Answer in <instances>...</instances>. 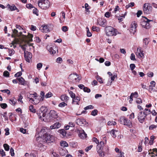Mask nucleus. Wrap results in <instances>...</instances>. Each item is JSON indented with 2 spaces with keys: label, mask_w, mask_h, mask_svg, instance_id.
<instances>
[{
  "label": "nucleus",
  "mask_w": 157,
  "mask_h": 157,
  "mask_svg": "<svg viewBox=\"0 0 157 157\" xmlns=\"http://www.w3.org/2000/svg\"><path fill=\"white\" fill-rule=\"evenodd\" d=\"M149 42V41L148 38H145L144 40L143 43L144 44L143 45V47L144 48L146 49L147 48Z\"/></svg>",
  "instance_id": "obj_22"
},
{
  "label": "nucleus",
  "mask_w": 157,
  "mask_h": 157,
  "mask_svg": "<svg viewBox=\"0 0 157 157\" xmlns=\"http://www.w3.org/2000/svg\"><path fill=\"white\" fill-rule=\"evenodd\" d=\"M94 107L93 106L91 105H89L86 106L84 108V109L85 110H87L90 109H94Z\"/></svg>",
  "instance_id": "obj_43"
},
{
  "label": "nucleus",
  "mask_w": 157,
  "mask_h": 157,
  "mask_svg": "<svg viewBox=\"0 0 157 157\" xmlns=\"http://www.w3.org/2000/svg\"><path fill=\"white\" fill-rule=\"evenodd\" d=\"M50 119L56 118L58 117V115L56 112L54 110H51L50 112Z\"/></svg>",
  "instance_id": "obj_15"
},
{
  "label": "nucleus",
  "mask_w": 157,
  "mask_h": 157,
  "mask_svg": "<svg viewBox=\"0 0 157 157\" xmlns=\"http://www.w3.org/2000/svg\"><path fill=\"white\" fill-rule=\"evenodd\" d=\"M98 111L97 109H95L93 110L91 112V114L92 116H95L97 115Z\"/></svg>",
  "instance_id": "obj_40"
},
{
  "label": "nucleus",
  "mask_w": 157,
  "mask_h": 157,
  "mask_svg": "<svg viewBox=\"0 0 157 157\" xmlns=\"http://www.w3.org/2000/svg\"><path fill=\"white\" fill-rule=\"evenodd\" d=\"M42 65H43L42 63H37L36 66L37 69H40L42 67Z\"/></svg>",
  "instance_id": "obj_52"
},
{
  "label": "nucleus",
  "mask_w": 157,
  "mask_h": 157,
  "mask_svg": "<svg viewBox=\"0 0 157 157\" xmlns=\"http://www.w3.org/2000/svg\"><path fill=\"white\" fill-rule=\"evenodd\" d=\"M0 106L3 109L6 108L7 107V105L6 103H1L0 104Z\"/></svg>",
  "instance_id": "obj_50"
},
{
  "label": "nucleus",
  "mask_w": 157,
  "mask_h": 157,
  "mask_svg": "<svg viewBox=\"0 0 157 157\" xmlns=\"http://www.w3.org/2000/svg\"><path fill=\"white\" fill-rule=\"evenodd\" d=\"M98 81L100 83H102L103 82L102 81V78L99 76L98 75L96 78Z\"/></svg>",
  "instance_id": "obj_42"
},
{
  "label": "nucleus",
  "mask_w": 157,
  "mask_h": 157,
  "mask_svg": "<svg viewBox=\"0 0 157 157\" xmlns=\"http://www.w3.org/2000/svg\"><path fill=\"white\" fill-rule=\"evenodd\" d=\"M62 30L63 31L66 32L68 31V28L67 26H63L62 27Z\"/></svg>",
  "instance_id": "obj_59"
},
{
  "label": "nucleus",
  "mask_w": 157,
  "mask_h": 157,
  "mask_svg": "<svg viewBox=\"0 0 157 157\" xmlns=\"http://www.w3.org/2000/svg\"><path fill=\"white\" fill-rule=\"evenodd\" d=\"M28 37L29 39V40L30 41H32V38L33 37V35L29 33L28 35Z\"/></svg>",
  "instance_id": "obj_63"
},
{
  "label": "nucleus",
  "mask_w": 157,
  "mask_h": 157,
  "mask_svg": "<svg viewBox=\"0 0 157 157\" xmlns=\"http://www.w3.org/2000/svg\"><path fill=\"white\" fill-rule=\"evenodd\" d=\"M126 118L125 117L122 116L120 117L119 121L121 124H124L125 121H126Z\"/></svg>",
  "instance_id": "obj_28"
},
{
  "label": "nucleus",
  "mask_w": 157,
  "mask_h": 157,
  "mask_svg": "<svg viewBox=\"0 0 157 157\" xmlns=\"http://www.w3.org/2000/svg\"><path fill=\"white\" fill-rule=\"evenodd\" d=\"M15 100H14V98L12 100H9V103L11 105H14L15 104V101L16 100L15 99H14Z\"/></svg>",
  "instance_id": "obj_51"
},
{
  "label": "nucleus",
  "mask_w": 157,
  "mask_h": 157,
  "mask_svg": "<svg viewBox=\"0 0 157 157\" xmlns=\"http://www.w3.org/2000/svg\"><path fill=\"white\" fill-rule=\"evenodd\" d=\"M80 100V98L78 96L75 97L72 100V104L79 105V101Z\"/></svg>",
  "instance_id": "obj_19"
},
{
  "label": "nucleus",
  "mask_w": 157,
  "mask_h": 157,
  "mask_svg": "<svg viewBox=\"0 0 157 157\" xmlns=\"http://www.w3.org/2000/svg\"><path fill=\"white\" fill-rule=\"evenodd\" d=\"M130 59L132 60H136V59L135 58V56L134 54L133 53H132L131 55V56L130 57Z\"/></svg>",
  "instance_id": "obj_61"
},
{
  "label": "nucleus",
  "mask_w": 157,
  "mask_h": 157,
  "mask_svg": "<svg viewBox=\"0 0 157 157\" xmlns=\"http://www.w3.org/2000/svg\"><path fill=\"white\" fill-rule=\"evenodd\" d=\"M3 147L4 148L5 150L6 151H8L10 149V147L9 145H8L6 144H4L3 145Z\"/></svg>",
  "instance_id": "obj_37"
},
{
  "label": "nucleus",
  "mask_w": 157,
  "mask_h": 157,
  "mask_svg": "<svg viewBox=\"0 0 157 157\" xmlns=\"http://www.w3.org/2000/svg\"><path fill=\"white\" fill-rule=\"evenodd\" d=\"M149 151L151 152V154H154L155 155H157V149L156 148H154L152 150V151L150 149Z\"/></svg>",
  "instance_id": "obj_32"
},
{
  "label": "nucleus",
  "mask_w": 157,
  "mask_h": 157,
  "mask_svg": "<svg viewBox=\"0 0 157 157\" xmlns=\"http://www.w3.org/2000/svg\"><path fill=\"white\" fill-rule=\"evenodd\" d=\"M92 30L93 31H96L98 32L100 31L98 27L94 26L92 27Z\"/></svg>",
  "instance_id": "obj_48"
},
{
  "label": "nucleus",
  "mask_w": 157,
  "mask_h": 157,
  "mask_svg": "<svg viewBox=\"0 0 157 157\" xmlns=\"http://www.w3.org/2000/svg\"><path fill=\"white\" fill-rule=\"evenodd\" d=\"M69 79L71 82H74L77 81H79L81 78L79 77L78 75L76 73L71 74L70 75L69 77Z\"/></svg>",
  "instance_id": "obj_7"
},
{
  "label": "nucleus",
  "mask_w": 157,
  "mask_h": 157,
  "mask_svg": "<svg viewBox=\"0 0 157 157\" xmlns=\"http://www.w3.org/2000/svg\"><path fill=\"white\" fill-rule=\"evenodd\" d=\"M67 91L69 92L71 97L73 99L75 97V94L72 91H71L69 90H68Z\"/></svg>",
  "instance_id": "obj_36"
},
{
  "label": "nucleus",
  "mask_w": 157,
  "mask_h": 157,
  "mask_svg": "<svg viewBox=\"0 0 157 157\" xmlns=\"http://www.w3.org/2000/svg\"><path fill=\"white\" fill-rule=\"evenodd\" d=\"M1 91L2 92L7 93L8 94H10V91L8 89L2 90H1Z\"/></svg>",
  "instance_id": "obj_49"
},
{
  "label": "nucleus",
  "mask_w": 157,
  "mask_h": 157,
  "mask_svg": "<svg viewBox=\"0 0 157 157\" xmlns=\"http://www.w3.org/2000/svg\"><path fill=\"white\" fill-rule=\"evenodd\" d=\"M59 133L61 134L63 136H65L66 134V132L64 129H61L59 130Z\"/></svg>",
  "instance_id": "obj_35"
},
{
  "label": "nucleus",
  "mask_w": 157,
  "mask_h": 157,
  "mask_svg": "<svg viewBox=\"0 0 157 157\" xmlns=\"http://www.w3.org/2000/svg\"><path fill=\"white\" fill-rule=\"evenodd\" d=\"M152 7L149 3H146L143 6V10L144 13L146 14H150L152 11Z\"/></svg>",
  "instance_id": "obj_5"
},
{
  "label": "nucleus",
  "mask_w": 157,
  "mask_h": 157,
  "mask_svg": "<svg viewBox=\"0 0 157 157\" xmlns=\"http://www.w3.org/2000/svg\"><path fill=\"white\" fill-rule=\"evenodd\" d=\"M126 121H125L124 125H127L129 128L131 127L132 126V125L131 121L127 118Z\"/></svg>",
  "instance_id": "obj_27"
},
{
  "label": "nucleus",
  "mask_w": 157,
  "mask_h": 157,
  "mask_svg": "<svg viewBox=\"0 0 157 157\" xmlns=\"http://www.w3.org/2000/svg\"><path fill=\"white\" fill-rule=\"evenodd\" d=\"M61 13L62 14V16L63 17V19H62V20H61V18H59V21L60 22V23H62L64 22V20L65 18V13L64 12H62Z\"/></svg>",
  "instance_id": "obj_31"
},
{
  "label": "nucleus",
  "mask_w": 157,
  "mask_h": 157,
  "mask_svg": "<svg viewBox=\"0 0 157 157\" xmlns=\"http://www.w3.org/2000/svg\"><path fill=\"white\" fill-rule=\"evenodd\" d=\"M77 132L79 136L81 139H85L87 137V134L85 133L84 130L82 129H78Z\"/></svg>",
  "instance_id": "obj_8"
},
{
  "label": "nucleus",
  "mask_w": 157,
  "mask_h": 157,
  "mask_svg": "<svg viewBox=\"0 0 157 157\" xmlns=\"http://www.w3.org/2000/svg\"><path fill=\"white\" fill-rule=\"evenodd\" d=\"M14 51L13 49L9 50V55L11 56L14 53Z\"/></svg>",
  "instance_id": "obj_56"
},
{
  "label": "nucleus",
  "mask_w": 157,
  "mask_h": 157,
  "mask_svg": "<svg viewBox=\"0 0 157 157\" xmlns=\"http://www.w3.org/2000/svg\"><path fill=\"white\" fill-rule=\"evenodd\" d=\"M86 29H87V36L88 37H90L92 36L91 33L90 32L89 29V28L88 27H86Z\"/></svg>",
  "instance_id": "obj_39"
},
{
  "label": "nucleus",
  "mask_w": 157,
  "mask_h": 157,
  "mask_svg": "<svg viewBox=\"0 0 157 157\" xmlns=\"http://www.w3.org/2000/svg\"><path fill=\"white\" fill-rule=\"evenodd\" d=\"M43 139L46 142H52L53 140V136L48 133H45L43 135Z\"/></svg>",
  "instance_id": "obj_11"
},
{
  "label": "nucleus",
  "mask_w": 157,
  "mask_h": 157,
  "mask_svg": "<svg viewBox=\"0 0 157 157\" xmlns=\"http://www.w3.org/2000/svg\"><path fill=\"white\" fill-rule=\"evenodd\" d=\"M7 7L11 11L15 10L17 9L16 7L14 5H10L8 4L7 5Z\"/></svg>",
  "instance_id": "obj_25"
},
{
  "label": "nucleus",
  "mask_w": 157,
  "mask_h": 157,
  "mask_svg": "<svg viewBox=\"0 0 157 157\" xmlns=\"http://www.w3.org/2000/svg\"><path fill=\"white\" fill-rule=\"evenodd\" d=\"M137 117L139 121L143 123L145 121L146 116L142 112H140L138 113Z\"/></svg>",
  "instance_id": "obj_9"
},
{
  "label": "nucleus",
  "mask_w": 157,
  "mask_h": 157,
  "mask_svg": "<svg viewBox=\"0 0 157 157\" xmlns=\"http://www.w3.org/2000/svg\"><path fill=\"white\" fill-rule=\"evenodd\" d=\"M44 93L43 91H41L40 93V97L41 98L40 100H41L42 101L43 100V98L44 96Z\"/></svg>",
  "instance_id": "obj_54"
},
{
  "label": "nucleus",
  "mask_w": 157,
  "mask_h": 157,
  "mask_svg": "<svg viewBox=\"0 0 157 157\" xmlns=\"http://www.w3.org/2000/svg\"><path fill=\"white\" fill-rule=\"evenodd\" d=\"M118 132V131L113 129L110 131L109 132L110 133L113 137L115 138L116 137L117 134Z\"/></svg>",
  "instance_id": "obj_20"
},
{
  "label": "nucleus",
  "mask_w": 157,
  "mask_h": 157,
  "mask_svg": "<svg viewBox=\"0 0 157 157\" xmlns=\"http://www.w3.org/2000/svg\"><path fill=\"white\" fill-rule=\"evenodd\" d=\"M104 145V142L101 141L100 144H98L97 146V152L100 157H104L106 155L109 154V147H106L104 149L103 147Z\"/></svg>",
  "instance_id": "obj_1"
},
{
  "label": "nucleus",
  "mask_w": 157,
  "mask_h": 157,
  "mask_svg": "<svg viewBox=\"0 0 157 157\" xmlns=\"http://www.w3.org/2000/svg\"><path fill=\"white\" fill-rule=\"evenodd\" d=\"M116 124V122L115 121H109L107 123L108 125H114Z\"/></svg>",
  "instance_id": "obj_38"
},
{
  "label": "nucleus",
  "mask_w": 157,
  "mask_h": 157,
  "mask_svg": "<svg viewBox=\"0 0 157 157\" xmlns=\"http://www.w3.org/2000/svg\"><path fill=\"white\" fill-rule=\"evenodd\" d=\"M155 138V137L154 136H152L150 137V140L149 141V144L151 145L153 144V140Z\"/></svg>",
  "instance_id": "obj_33"
},
{
  "label": "nucleus",
  "mask_w": 157,
  "mask_h": 157,
  "mask_svg": "<svg viewBox=\"0 0 157 157\" xmlns=\"http://www.w3.org/2000/svg\"><path fill=\"white\" fill-rule=\"evenodd\" d=\"M61 146L63 147H67L68 146V144L67 142L64 141H62L60 142Z\"/></svg>",
  "instance_id": "obj_30"
},
{
  "label": "nucleus",
  "mask_w": 157,
  "mask_h": 157,
  "mask_svg": "<svg viewBox=\"0 0 157 157\" xmlns=\"http://www.w3.org/2000/svg\"><path fill=\"white\" fill-rule=\"evenodd\" d=\"M50 5V2L48 0H40L38 1V6L44 10L48 9Z\"/></svg>",
  "instance_id": "obj_2"
},
{
  "label": "nucleus",
  "mask_w": 157,
  "mask_h": 157,
  "mask_svg": "<svg viewBox=\"0 0 157 157\" xmlns=\"http://www.w3.org/2000/svg\"><path fill=\"white\" fill-rule=\"evenodd\" d=\"M144 17V19L141 20L140 24L143 28L147 29H149L150 28L149 22L152 21L148 19L146 17Z\"/></svg>",
  "instance_id": "obj_4"
},
{
  "label": "nucleus",
  "mask_w": 157,
  "mask_h": 157,
  "mask_svg": "<svg viewBox=\"0 0 157 157\" xmlns=\"http://www.w3.org/2000/svg\"><path fill=\"white\" fill-rule=\"evenodd\" d=\"M30 97H33L34 98H37L38 97V95L36 93H34L33 94H30Z\"/></svg>",
  "instance_id": "obj_47"
},
{
  "label": "nucleus",
  "mask_w": 157,
  "mask_h": 157,
  "mask_svg": "<svg viewBox=\"0 0 157 157\" xmlns=\"http://www.w3.org/2000/svg\"><path fill=\"white\" fill-rule=\"evenodd\" d=\"M0 154L2 156H3L6 155L5 153L4 150L2 149L0 150Z\"/></svg>",
  "instance_id": "obj_62"
},
{
  "label": "nucleus",
  "mask_w": 157,
  "mask_h": 157,
  "mask_svg": "<svg viewBox=\"0 0 157 157\" xmlns=\"http://www.w3.org/2000/svg\"><path fill=\"white\" fill-rule=\"evenodd\" d=\"M150 84H151V85L150 86V87H151L152 88L155 87V82L154 81H152L150 82Z\"/></svg>",
  "instance_id": "obj_58"
},
{
  "label": "nucleus",
  "mask_w": 157,
  "mask_h": 157,
  "mask_svg": "<svg viewBox=\"0 0 157 157\" xmlns=\"http://www.w3.org/2000/svg\"><path fill=\"white\" fill-rule=\"evenodd\" d=\"M97 22L99 25L105 27L106 25V21L104 19H101L98 20Z\"/></svg>",
  "instance_id": "obj_14"
},
{
  "label": "nucleus",
  "mask_w": 157,
  "mask_h": 157,
  "mask_svg": "<svg viewBox=\"0 0 157 157\" xmlns=\"http://www.w3.org/2000/svg\"><path fill=\"white\" fill-rule=\"evenodd\" d=\"M29 109L31 112L33 113H35L36 111V110L33 108V106L32 105H31L29 106Z\"/></svg>",
  "instance_id": "obj_34"
},
{
  "label": "nucleus",
  "mask_w": 157,
  "mask_h": 157,
  "mask_svg": "<svg viewBox=\"0 0 157 157\" xmlns=\"http://www.w3.org/2000/svg\"><path fill=\"white\" fill-rule=\"evenodd\" d=\"M61 124L59 122H56L53 125L51 126L50 128L51 129H54L58 128L60 127Z\"/></svg>",
  "instance_id": "obj_21"
},
{
  "label": "nucleus",
  "mask_w": 157,
  "mask_h": 157,
  "mask_svg": "<svg viewBox=\"0 0 157 157\" xmlns=\"http://www.w3.org/2000/svg\"><path fill=\"white\" fill-rule=\"evenodd\" d=\"M135 65L134 64H131L130 65V67L132 71L133 70L135 67Z\"/></svg>",
  "instance_id": "obj_64"
},
{
  "label": "nucleus",
  "mask_w": 157,
  "mask_h": 157,
  "mask_svg": "<svg viewBox=\"0 0 157 157\" xmlns=\"http://www.w3.org/2000/svg\"><path fill=\"white\" fill-rule=\"evenodd\" d=\"M28 54L26 52L25 53L26 54L24 53V57L25 59V60L28 62H29L30 60L31 59V58L32 57V55L31 53L28 52Z\"/></svg>",
  "instance_id": "obj_13"
},
{
  "label": "nucleus",
  "mask_w": 157,
  "mask_h": 157,
  "mask_svg": "<svg viewBox=\"0 0 157 157\" xmlns=\"http://www.w3.org/2000/svg\"><path fill=\"white\" fill-rule=\"evenodd\" d=\"M83 91L85 92H86L87 93H89L90 91V89L87 87H85L83 88Z\"/></svg>",
  "instance_id": "obj_53"
},
{
  "label": "nucleus",
  "mask_w": 157,
  "mask_h": 157,
  "mask_svg": "<svg viewBox=\"0 0 157 157\" xmlns=\"http://www.w3.org/2000/svg\"><path fill=\"white\" fill-rule=\"evenodd\" d=\"M20 84L23 85H25L27 84L26 82L22 77H21L17 78Z\"/></svg>",
  "instance_id": "obj_23"
},
{
  "label": "nucleus",
  "mask_w": 157,
  "mask_h": 157,
  "mask_svg": "<svg viewBox=\"0 0 157 157\" xmlns=\"http://www.w3.org/2000/svg\"><path fill=\"white\" fill-rule=\"evenodd\" d=\"M76 122L78 125L81 126H84L87 124L86 120L82 118H78L77 119Z\"/></svg>",
  "instance_id": "obj_12"
},
{
  "label": "nucleus",
  "mask_w": 157,
  "mask_h": 157,
  "mask_svg": "<svg viewBox=\"0 0 157 157\" xmlns=\"http://www.w3.org/2000/svg\"><path fill=\"white\" fill-rule=\"evenodd\" d=\"M59 152L61 155L64 156L66 155L67 151L65 149H63L61 148L59 149Z\"/></svg>",
  "instance_id": "obj_24"
},
{
  "label": "nucleus",
  "mask_w": 157,
  "mask_h": 157,
  "mask_svg": "<svg viewBox=\"0 0 157 157\" xmlns=\"http://www.w3.org/2000/svg\"><path fill=\"white\" fill-rule=\"evenodd\" d=\"M33 13L34 14H36L37 16H38V10L35 8L33 10Z\"/></svg>",
  "instance_id": "obj_46"
},
{
  "label": "nucleus",
  "mask_w": 157,
  "mask_h": 157,
  "mask_svg": "<svg viewBox=\"0 0 157 157\" xmlns=\"http://www.w3.org/2000/svg\"><path fill=\"white\" fill-rule=\"evenodd\" d=\"M28 98L29 99V101L34 105L37 104L40 101L39 99H37L36 98H35V99H34L32 98L28 97Z\"/></svg>",
  "instance_id": "obj_17"
},
{
  "label": "nucleus",
  "mask_w": 157,
  "mask_h": 157,
  "mask_svg": "<svg viewBox=\"0 0 157 157\" xmlns=\"http://www.w3.org/2000/svg\"><path fill=\"white\" fill-rule=\"evenodd\" d=\"M33 44H25L23 45H22L21 46V48L22 49L23 51H24V53H25V54H26L25 53H27L28 54L27 52H28L26 51V48L25 47V46L27 47L28 46H32L33 48H34V46L33 45Z\"/></svg>",
  "instance_id": "obj_18"
},
{
  "label": "nucleus",
  "mask_w": 157,
  "mask_h": 157,
  "mask_svg": "<svg viewBox=\"0 0 157 157\" xmlns=\"http://www.w3.org/2000/svg\"><path fill=\"white\" fill-rule=\"evenodd\" d=\"M106 34L107 36H111L116 35L117 33L115 29L111 26H108L106 28Z\"/></svg>",
  "instance_id": "obj_6"
},
{
  "label": "nucleus",
  "mask_w": 157,
  "mask_h": 157,
  "mask_svg": "<svg viewBox=\"0 0 157 157\" xmlns=\"http://www.w3.org/2000/svg\"><path fill=\"white\" fill-rule=\"evenodd\" d=\"M40 29L43 33H46L49 31L47 26L46 25H42Z\"/></svg>",
  "instance_id": "obj_16"
},
{
  "label": "nucleus",
  "mask_w": 157,
  "mask_h": 157,
  "mask_svg": "<svg viewBox=\"0 0 157 157\" xmlns=\"http://www.w3.org/2000/svg\"><path fill=\"white\" fill-rule=\"evenodd\" d=\"M137 25L135 21H133L130 25L129 31L131 33L134 34L136 31Z\"/></svg>",
  "instance_id": "obj_10"
},
{
  "label": "nucleus",
  "mask_w": 157,
  "mask_h": 157,
  "mask_svg": "<svg viewBox=\"0 0 157 157\" xmlns=\"http://www.w3.org/2000/svg\"><path fill=\"white\" fill-rule=\"evenodd\" d=\"M43 107H41L40 109L38 111L37 113V115L38 116L39 118L41 120L43 121H48V120L46 119L45 117L46 116V111L43 110Z\"/></svg>",
  "instance_id": "obj_3"
},
{
  "label": "nucleus",
  "mask_w": 157,
  "mask_h": 157,
  "mask_svg": "<svg viewBox=\"0 0 157 157\" xmlns=\"http://www.w3.org/2000/svg\"><path fill=\"white\" fill-rule=\"evenodd\" d=\"M117 17V18H118V20L120 21H123V19L124 18V15H123L120 17H119L117 16H116Z\"/></svg>",
  "instance_id": "obj_57"
},
{
  "label": "nucleus",
  "mask_w": 157,
  "mask_h": 157,
  "mask_svg": "<svg viewBox=\"0 0 157 157\" xmlns=\"http://www.w3.org/2000/svg\"><path fill=\"white\" fill-rule=\"evenodd\" d=\"M53 95L52 94L51 92H48L47 94L45 96V97L46 98H48L52 97Z\"/></svg>",
  "instance_id": "obj_45"
},
{
  "label": "nucleus",
  "mask_w": 157,
  "mask_h": 157,
  "mask_svg": "<svg viewBox=\"0 0 157 157\" xmlns=\"http://www.w3.org/2000/svg\"><path fill=\"white\" fill-rule=\"evenodd\" d=\"M26 7L29 9L33 8V6L31 4H27L26 5Z\"/></svg>",
  "instance_id": "obj_55"
},
{
  "label": "nucleus",
  "mask_w": 157,
  "mask_h": 157,
  "mask_svg": "<svg viewBox=\"0 0 157 157\" xmlns=\"http://www.w3.org/2000/svg\"><path fill=\"white\" fill-rule=\"evenodd\" d=\"M9 72L7 71H5L3 73V75L5 77H9Z\"/></svg>",
  "instance_id": "obj_60"
},
{
  "label": "nucleus",
  "mask_w": 157,
  "mask_h": 157,
  "mask_svg": "<svg viewBox=\"0 0 157 157\" xmlns=\"http://www.w3.org/2000/svg\"><path fill=\"white\" fill-rule=\"evenodd\" d=\"M135 4L134 2H132L129 3L128 5H127L126 6V8L127 9H128L130 7H132L134 6Z\"/></svg>",
  "instance_id": "obj_41"
},
{
  "label": "nucleus",
  "mask_w": 157,
  "mask_h": 157,
  "mask_svg": "<svg viewBox=\"0 0 157 157\" xmlns=\"http://www.w3.org/2000/svg\"><path fill=\"white\" fill-rule=\"evenodd\" d=\"M143 52V51H141V52H136V54L139 57L143 58L144 57V54Z\"/></svg>",
  "instance_id": "obj_29"
},
{
  "label": "nucleus",
  "mask_w": 157,
  "mask_h": 157,
  "mask_svg": "<svg viewBox=\"0 0 157 157\" xmlns=\"http://www.w3.org/2000/svg\"><path fill=\"white\" fill-rule=\"evenodd\" d=\"M61 99L62 101L67 102L69 100V97L66 95H63L61 96Z\"/></svg>",
  "instance_id": "obj_26"
},
{
  "label": "nucleus",
  "mask_w": 157,
  "mask_h": 157,
  "mask_svg": "<svg viewBox=\"0 0 157 157\" xmlns=\"http://www.w3.org/2000/svg\"><path fill=\"white\" fill-rule=\"evenodd\" d=\"M67 105V104L65 103L64 102H62L59 104V106L61 107H63Z\"/></svg>",
  "instance_id": "obj_44"
}]
</instances>
